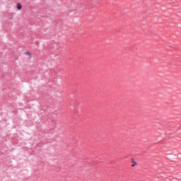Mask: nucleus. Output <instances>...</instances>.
Listing matches in <instances>:
<instances>
[{"instance_id":"4","label":"nucleus","mask_w":181,"mask_h":181,"mask_svg":"<svg viewBox=\"0 0 181 181\" xmlns=\"http://www.w3.org/2000/svg\"><path fill=\"white\" fill-rule=\"evenodd\" d=\"M35 44H36V45H39V42H36Z\"/></svg>"},{"instance_id":"1","label":"nucleus","mask_w":181,"mask_h":181,"mask_svg":"<svg viewBox=\"0 0 181 181\" xmlns=\"http://www.w3.org/2000/svg\"><path fill=\"white\" fill-rule=\"evenodd\" d=\"M17 9H18L19 11L22 9V4H21V3L17 4Z\"/></svg>"},{"instance_id":"2","label":"nucleus","mask_w":181,"mask_h":181,"mask_svg":"<svg viewBox=\"0 0 181 181\" xmlns=\"http://www.w3.org/2000/svg\"><path fill=\"white\" fill-rule=\"evenodd\" d=\"M136 165V162H135V161H132V166H135Z\"/></svg>"},{"instance_id":"3","label":"nucleus","mask_w":181,"mask_h":181,"mask_svg":"<svg viewBox=\"0 0 181 181\" xmlns=\"http://www.w3.org/2000/svg\"><path fill=\"white\" fill-rule=\"evenodd\" d=\"M27 54H29V56H30V53H29V52H27Z\"/></svg>"}]
</instances>
